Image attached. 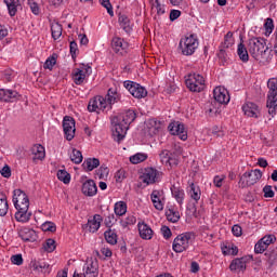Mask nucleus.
<instances>
[{
    "label": "nucleus",
    "instance_id": "obj_34",
    "mask_svg": "<svg viewBox=\"0 0 277 277\" xmlns=\"http://www.w3.org/2000/svg\"><path fill=\"white\" fill-rule=\"evenodd\" d=\"M119 25L126 34H131V31H133V28L131 27V19H129L127 15L119 16Z\"/></svg>",
    "mask_w": 277,
    "mask_h": 277
},
{
    "label": "nucleus",
    "instance_id": "obj_52",
    "mask_svg": "<svg viewBox=\"0 0 277 277\" xmlns=\"http://www.w3.org/2000/svg\"><path fill=\"white\" fill-rule=\"evenodd\" d=\"M137 222V219L133 214H129L124 220H121V226L127 228V226H133Z\"/></svg>",
    "mask_w": 277,
    "mask_h": 277
},
{
    "label": "nucleus",
    "instance_id": "obj_36",
    "mask_svg": "<svg viewBox=\"0 0 277 277\" xmlns=\"http://www.w3.org/2000/svg\"><path fill=\"white\" fill-rule=\"evenodd\" d=\"M9 209L10 206L8 205V196H5L3 193H0V216L3 217L4 215H8Z\"/></svg>",
    "mask_w": 277,
    "mask_h": 277
},
{
    "label": "nucleus",
    "instance_id": "obj_37",
    "mask_svg": "<svg viewBox=\"0 0 277 277\" xmlns=\"http://www.w3.org/2000/svg\"><path fill=\"white\" fill-rule=\"evenodd\" d=\"M104 237L110 246H116V243H118V234H116V230L114 229L106 230Z\"/></svg>",
    "mask_w": 277,
    "mask_h": 277
},
{
    "label": "nucleus",
    "instance_id": "obj_26",
    "mask_svg": "<svg viewBox=\"0 0 277 277\" xmlns=\"http://www.w3.org/2000/svg\"><path fill=\"white\" fill-rule=\"evenodd\" d=\"M103 222V216L101 214H94L92 219L88 221L89 232L96 233L101 228V223Z\"/></svg>",
    "mask_w": 277,
    "mask_h": 277
},
{
    "label": "nucleus",
    "instance_id": "obj_63",
    "mask_svg": "<svg viewBox=\"0 0 277 277\" xmlns=\"http://www.w3.org/2000/svg\"><path fill=\"white\" fill-rule=\"evenodd\" d=\"M11 263H13V265H23V255L22 254L12 255Z\"/></svg>",
    "mask_w": 277,
    "mask_h": 277
},
{
    "label": "nucleus",
    "instance_id": "obj_23",
    "mask_svg": "<svg viewBox=\"0 0 277 277\" xmlns=\"http://www.w3.org/2000/svg\"><path fill=\"white\" fill-rule=\"evenodd\" d=\"M18 92L8 90V89H0V101L2 103H14L16 98H18Z\"/></svg>",
    "mask_w": 277,
    "mask_h": 277
},
{
    "label": "nucleus",
    "instance_id": "obj_2",
    "mask_svg": "<svg viewBox=\"0 0 277 277\" xmlns=\"http://www.w3.org/2000/svg\"><path fill=\"white\" fill-rule=\"evenodd\" d=\"M120 101L118 91L109 89L105 97L97 95L90 100L88 105L89 111H111V107Z\"/></svg>",
    "mask_w": 277,
    "mask_h": 277
},
{
    "label": "nucleus",
    "instance_id": "obj_16",
    "mask_svg": "<svg viewBox=\"0 0 277 277\" xmlns=\"http://www.w3.org/2000/svg\"><path fill=\"white\" fill-rule=\"evenodd\" d=\"M171 135H177L182 142H186L187 140V131H185V124L176 121L171 122L168 127Z\"/></svg>",
    "mask_w": 277,
    "mask_h": 277
},
{
    "label": "nucleus",
    "instance_id": "obj_7",
    "mask_svg": "<svg viewBox=\"0 0 277 277\" xmlns=\"http://www.w3.org/2000/svg\"><path fill=\"white\" fill-rule=\"evenodd\" d=\"M92 75V67L90 65L80 64L71 71V79L76 85H83L88 77Z\"/></svg>",
    "mask_w": 277,
    "mask_h": 277
},
{
    "label": "nucleus",
    "instance_id": "obj_49",
    "mask_svg": "<svg viewBox=\"0 0 277 277\" xmlns=\"http://www.w3.org/2000/svg\"><path fill=\"white\" fill-rule=\"evenodd\" d=\"M41 230H43V233H55V230H57V226L55 223L47 221L41 225Z\"/></svg>",
    "mask_w": 277,
    "mask_h": 277
},
{
    "label": "nucleus",
    "instance_id": "obj_31",
    "mask_svg": "<svg viewBox=\"0 0 277 277\" xmlns=\"http://www.w3.org/2000/svg\"><path fill=\"white\" fill-rule=\"evenodd\" d=\"M19 237L23 241H36L38 235H36V230L24 228L19 232Z\"/></svg>",
    "mask_w": 277,
    "mask_h": 277
},
{
    "label": "nucleus",
    "instance_id": "obj_12",
    "mask_svg": "<svg viewBox=\"0 0 277 277\" xmlns=\"http://www.w3.org/2000/svg\"><path fill=\"white\" fill-rule=\"evenodd\" d=\"M13 203L15 209L29 208V197L22 189L13 192Z\"/></svg>",
    "mask_w": 277,
    "mask_h": 277
},
{
    "label": "nucleus",
    "instance_id": "obj_53",
    "mask_svg": "<svg viewBox=\"0 0 277 277\" xmlns=\"http://www.w3.org/2000/svg\"><path fill=\"white\" fill-rule=\"evenodd\" d=\"M263 241L264 246L266 248H269V246H272V243H275L276 241V236L274 234H269L264 236L262 239H260Z\"/></svg>",
    "mask_w": 277,
    "mask_h": 277
},
{
    "label": "nucleus",
    "instance_id": "obj_61",
    "mask_svg": "<svg viewBox=\"0 0 277 277\" xmlns=\"http://www.w3.org/2000/svg\"><path fill=\"white\" fill-rule=\"evenodd\" d=\"M171 5H175L177 8H187L189 4L187 0H169Z\"/></svg>",
    "mask_w": 277,
    "mask_h": 277
},
{
    "label": "nucleus",
    "instance_id": "obj_62",
    "mask_svg": "<svg viewBox=\"0 0 277 277\" xmlns=\"http://www.w3.org/2000/svg\"><path fill=\"white\" fill-rule=\"evenodd\" d=\"M264 198H274L275 194L271 185H266L263 188Z\"/></svg>",
    "mask_w": 277,
    "mask_h": 277
},
{
    "label": "nucleus",
    "instance_id": "obj_11",
    "mask_svg": "<svg viewBox=\"0 0 277 277\" xmlns=\"http://www.w3.org/2000/svg\"><path fill=\"white\" fill-rule=\"evenodd\" d=\"M63 131L65 134V138L68 142H72L75 140V132L77 129L75 128V119L70 116H66L63 119Z\"/></svg>",
    "mask_w": 277,
    "mask_h": 277
},
{
    "label": "nucleus",
    "instance_id": "obj_45",
    "mask_svg": "<svg viewBox=\"0 0 277 277\" xmlns=\"http://www.w3.org/2000/svg\"><path fill=\"white\" fill-rule=\"evenodd\" d=\"M70 160L76 164L81 163V161H83V154H81V150L74 148L70 154Z\"/></svg>",
    "mask_w": 277,
    "mask_h": 277
},
{
    "label": "nucleus",
    "instance_id": "obj_4",
    "mask_svg": "<svg viewBox=\"0 0 277 277\" xmlns=\"http://www.w3.org/2000/svg\"><path fill=\"white\" fill-rule=\"evenodd\" d=\"M192 239H194V233L192 232L177 235L173 240V251H175L177 254H181V252H186V250H189V246H192Z\"/></svg>",
    "mask_w": 277,
    "mask_h": 277
},
{
    "label": "nucleus",
    "instance_id": "obj_6",
    "mask_svg": "<svg viewBox=\"0 0 277 277\" xmlns=\"http://www.w3.org/2000/svg\"><path fill=\"white\" fill-rule=\"evenodd\" d=\"M263 177V172L261 170H250L245 172L238 182V185L243 189L246 187H252V185H256L259 181Z\"/></svg>",
    "mask_w": 277,
    "mask_h": 277
},
{
    "label": "nucleus",
    "instance_id": "obj_38",
    "mask_svg": "<svg viewBox=\"0 0 277 277\" xmlns=\"http://www.w3.org/2000/svg\"><path fill=\"white\" fill-rule=\"evenodd\" d=\"M266 107L268 108V114L274 118V116L277 114V95L272 97H267V105Z\"/></svg>",
    "mask_w": 277,
    "mask_h": 277
},
{
    "label": "nucleus",
    "instance_id": "obj_27",
    "mask_svg": "<svg viewBox=\"0 0 277 277\" xmlns=\"http://www.w3.org/2000/svg\"><path fill=\"white\" fill-rule=\"evenodd\" d=\"M31 155L34 156V160L42 161L44 157H47V151L44 150V146L40 144H36L31 147Z\"/></svg>",
    "mask_w": 277,
    "mask_h": 277
},
{
    "label": "nucleus",
    "instance_id": "obj_60",
    "mask_svg": "<svg viewBox=\"0 0 277 277\" xmlns=\"http://www.w3.org/2000/svg\"><path fill=\"white\" fill-rule=\"evenodd\" d=\"M115 179L117 183H122L127 179V171H124V169H120L116 172Z\"/></svg>",
    "mask_w": 277,
    "mask_h": 277
},
{
    "label": "nucleus",
    "instance_id": "obj_33",
    "mask_svg": "<svg viewBox=\"0 0 277 277\" xmlns=\"http://www.w3.org/2000/svg\"><path fill=\"white\" fill-rule=\"evenodd\" d=\"M224 256H237V254H239V248H237V246L235 245H225L221 248Z\"/></svg>",
    "mask_w": 277,
    "mask_h": 277
},
{
    "label": "nucleus",
    "instance_id": "obj_46",
    "mask_svg": "<svg viewBox=\"0 0 277 277\" xmlns=\"http://www.w3.org/2000/svg\"><path fill=\"white\" fill-rule=\"evenodd\" d=\"M146 159H148V155L144 153H137L130 157V161L133 164L142 163L143 161H146Z\"/></svg>",
    "mask_w": 277,
    "mask_h": 277
},
{
    "label": "nucleus",
    "instance_id": "obj_21",
    "mask_svg": "<svg viewBox=\"0 0 277 277\" xmlns=\"http://www.w3.org/2000/svg\"><path fill=\"white\" fill-rule=\"evenodd\" d=\"M247 265H248L247 256L236 258L229 264V269L230 272H246Z\"/></svg>",
    "mask_w": 277,
    "mask_h": 277
},
{
    "label": "nucleus",
    "instance_id": "obj_20",
    "mask_svg": "<svg viewBox=\"0 0 277 277\" xmlns=\"http://www.w3.org/2000/svg\"><path fill=\"white\" fill-rule=\"evenodd\" d=\"M150 200L157 211H163V207H164L163 190H153L150 194Z\"/></svg>",
    "mask_w": 277,
    "mask_h": 277
},
{
    "label": "nucleus",
    "instance_id": "obj_32",
    "mask_svg": "<svg viewBox=\"0 0 277 277\" xmlns=\"http://www.w3.org/2000/svg\"><path fill=\"white\" fill-rule=\"evenodd\" d=\"M4 3L8 6L10 16H16L18 5H21V0H4Z\"/></svg>",
    "mask_w": 277,
    "mask_h": 277
},
{
    "label": "nucleus",
    "instance_id": "obj_9",
    "mask_svg": "<svg viewBox=\"0 0 277 277\" xmlns=\"http://www.w3.org/2000/svg\"><path fill=\"white\" fill-rule=\"evenodd\" d=\"M123 85L134 98H146V96H148V91L146 88L142 87L137 82L128 80L123 82Z\"/></svg>",
    "mask_w": 277,
    "mask_h": 277
},
{
    "label": "nucleus",
    "instance_id": "obj_43",
    "mask_svg": "<svg viewBox=\"0 0 277 277\" xmlns=\"http://www.w3.org/2000/svg\"><path fill=\"white\" fill-rule=\"evenodd\" d=\"M167 215V220L169 222H172L173 224H175V222H179V220H181V213L174 209H169L166 212Z\"/></svg>",
    "mask_w": 277,
    "mask_h": 277
},
{
    "label": "nucleus",
    "instance_id": "obj_10",
    "mask_svg": "<svg viewBox=\"0 0 277 277\" xmlns=\"http://www.w3.org/2000/svg\"><path fill=\"white\" fill-rule=\"evenodd\" d=\"M72 277H98V263L94 260H88L83 266V273H74Z\"/></svg>",
    "mask_w": 277,
    "mask_h": 277
},
{
    "label": "nucleus",
    "instance_id": "obj_57",
    "mask_svg": "<svg viewBox=\"0 0 277 277\" xmlns=\"http://www.w3.org/2000/svg\"><path fill=\"white\" fill-rule=\"evenodd\" d=\"M43 248L45 252H53L55 250V241L49 238L43 245Z\"/></svg>",
    "mask_w": 277,
    "mask_h": 277
},
{
    "label": "nucleus",
    "instance_id": "obj_22",
    "mask_svg": "<svg viewBox=\"0 0 277 277\" xmlns=\"http://www.w3.org/2000/svg\"><path fill=\"white\" fill-rule=\"evenodd\" d=\"M98 193V187L96 186V183L93 180H87L83 184H82V194L84 196H96V194Z\"/></svg>",
    "mask_w": 277,
    "mask_h": 277
},
{
    "label": "nucleus",
    "instance_id": "obj_56",
    "mask_svg": "<svg viewBox=\"0 0 277 277\" xmlns=\"http://www.w3.org/2000/svg\"><path fill=\"white\" fill-rule=\"evenodd\" d=\"M266 250H267V247L265 246V243L262 240H259L255 243V247H254L255 254H263V252H265Z\"/></svg>",
    "mask_w": 277,
    "mask_h": 277
},
{
    "label": "nucleus",
    "instance_id": "obj_40",
    "mask_svg": "<svg viewBox=\"0 0 277 277\" xmlns=\"http://www.w3.org/2000/svg\"><path fill=\"white\" fill-rule=\"evenodd\" d=\"M31 267L32 269L37 271V272H49V267L50 265L44 262V261H32L31 262Z\"/></svg>",
    "mask_w": 277,
    "mask_h": 277
},
{
    "label": "nucleus",
    "instance_id": "obj_1",
    "mask_svg": "<svg viewBox=\"0 0 277 277\" xmlns=\"http://www.w3.org/2000/svg\"><path fill=\"white\" fill-rule=\"evenodd\" d=\"M135 118H137V115L134 110H127L115 116L111 119L113 137L115 142H118V144H120L122 140L127 137V131H129V127L132 122L135 121Z\"/></svg>",
    "mask_w": 277,
    "mask_h": 277
},
{
    "label": "nucleus",
    "instance_id": "obj_58",
    "mask_svg": "<svg viewBox=\"0 0 277 277\" xmlns=\"http://www.w3.org/2000/svg\"><path fill=\"white\" fill-rule=\"evenodd\" d=\"M100 3L107 10L109 16H114V8L111 6V2H109V0H100Z\"/></svg>",
    "mask_w": 277,
    "mask_h": 277
},
{
    "label": "nucleus",
    "instance_id": "obj_24",
    "mask_svg": "<svg viewBox=\"0 0 277 277\" xmlns=\"http://www.w3.org/2000/svg\"><path fill=\"white\" fill-rule=\"evenodd\" d=\"M15 220L22 224L29 222V220H31V212H29V208H16Z\"/></svg>",
    "mask_w": 277,
    "mask_h": 277
},
{
    "label": "nucleus",
    "instance_id": "obj_29",
    "mask_svg": "<svg viewBox=\"0 0 277 277\" xmlns=\"http://www.w3.org/2000/svg\"><path fill=\"white\" fill-rule=\"evenodd\" d=\"M248 48H246V44L243 42H240L237 48V55L240 60V62H243L245 64L250 61V54H248Z\"/></svg>",
    "mask_w": 277,
    "mask_h": 277
},
{
    "label": "nucleus",
    "instance_id": "obj_47",
    "mask_svg": "<svg viewBox=\"0 0 277 277\" xmlns=\"http://www.w3.org/2000/svg\"><path fill=\"white\" fill-rule=\"evenodd\" d=\"M235 44V38H233V32L228 31L225 37L224 41L222 43L223 49H230Z\"/></svg>",
    "mask_w": 277,
    "mask_h": 277
},
{
    "label": "nucleus",
    "instance_id": "obj_13",
    "mask_svg": "<svg viewBox=\"0 0 277 277\" xmlns=\"http://www.w3.org/2000/svg\"><path fill=\"white\" fill-rule=\"evenodd\" d=\"M159 179V171L155 168H145L142 175L141 181L145 183V185H155Z\"/></svg>",
    "mask_w": 277,
    "mask_h": 277
},
{
    "label": "nucleus",
    "instance_id": "obj_51",
    "mask_svg": "<svg viewBox=\"0 0 277 277\" xmlns=\"http://www.w3.org/2000/svg\"><path fill=\"white\" fill-rule=\"evenodd\" d=\"M57 64V57L55 55H52L47 58L45 63L43 64V68L45 70H53V66Z\"/></svg>",
    "mask_w": 277,
    "mask_h": 277
},
{
    "label": "nucleus",
    "instance_id": "obj_3",
    "mask_svg": "<svg viewBox=\"0 0 277 277\" xmlns=\"http://www.w3.org/2000/svg\"><path fill=\"white\" fill-rule=\"evenodd\" d=\"M248 51L256 62H272V50L267 47V40L263 38H252L248 42Z\"/></svg>",
    "mask_w": 277,
    "mask_h": 277
},
{
    "label": "nucleus",
    "instance_id": "obj_17",
    "mask_svg": "<svg viewBox=\"0 0 277 277\" xmlns=\"http://www.w3.org/2000/svg\"><path fill=\"white\" fill-rule=\"evenodd\" d=\"M242 111L245 116L248 118H260L261 109H259V105L252 102H247L242 105Z\"/></svg>",
    "mask_w": 277,
    "mask_h": 277
},
{
    "label": "nucleus",
    "instance_id": "obj_54",
    "mask_svg": "<svg viewBox=\"0 0 277 277\" xmlns=\"http://www.w3.org/2000/svg\"><path fill=\"white\" fill-rule=\"evenodd\" d=\"M176 166H179V156L171 154L166 167L172 169V168H176Z\"/></svg>",
    "mask_w": 277,
    "mask_h": 277
},
{
    "label": "nucleus",
    "instance_id": "obj_59",
    "mask_svg": "<svg viewBox=\"0 0 277 277\" xmlns=\"http://www.w3.org/2000/svg\"><path fill=\"white\" fill-rule=\"evenodd\" d=\"M154 8L157 10V15L161 16L166 14V6L159 2V0H155Z\"/></svg>",
    "mask_w": 277,
    "mask_h": 277
},
{
    "label": "nucleus",
    "instance_id": "obj_50",
    "mask_svg": "<svg viewBox=\"0 0 277 277\" xmlns=\"http://www.w3.org/2000/svg\"><path fill=\"white\" fill-rule=\"evenodd\" d=\"M264 29H265V32L264 35L266 37H269L272 36V31H274V19L272 18H266L265 23H264Z\"/></svg>",
    "mask_w": 277,
    "mask_h": 277
},
{
    "label": "nucleus",
    "instance_id": "obj_41",
    "mask_svg": "<svg viewBox=\"0 0 277 277\" xmlns=\"http://www.w3.org/2000/svg\"><path fill=\"white\" fill-rule=\"evenodd\" d=\"M189 189V196L192 200H195V202H198L200 200V196H202V193L200 192V187L195 185L194 183L190 184Z\"/></svg>",
    "mask_w": 277,
    "mask_h": 277
},
{
    "label": "nucleus",
    "instance_id": "obj_5",
    "mask_svg": "<svg viewBox=\"0 0 277 277\" xmlns=\"http://www.w3.org/2000/svg\"><path fill=\"white\" fill-rule=\"evenodd\" d=\"M199 42L196 35H189L188 37H183L180 40L179 49L182 55H194L196 53V49H198Z\"/></svg>",
    "mask_w": 277,
    "mask_h": 277
},
{
    "label": "nucleus",
    "instance_id": "obj_25",
    "mask_svg": "<svg viewBox=\"0 0 277 277\" xmlns=\"http://www.w3.org/2000/svg\"><path fill=\"white\" fill-rule=\"evenodd\" d=\"M149 135H157L163 129V122L157 119H149L146 123Z\"/></svg>",
    "mask_w": 277,
    "mask_h": 277
},
{
    "label": "nucleus",
    "instance_id": "obj_48",
    "mask_svg": "<svg viewBox=\"0 0 277 277\" xmlns=\"http://www.w3.org/2000/svg\"><path fill=\"white\" fill-rule=\"evenodd\" d=\"M57 179L58 181H62L65 185H68V183H70V173H68L66 170H58Z\"/></svg>",
    "mask_w": 277,
    "mask_h": 277
},
{
    "label": "nucleus",
    "instance_id": "obj_18",
    "mask_svg": "<svg viewBox=\"0 0 277 277\" xmlns=\"http://www.w3.org/2000/svg\"><path fill=\"white\" fill-rule=\"evenodd\" d=\"M111 49L115 51V53L124 55L127 49H129V42L124 41V39L120 37H114L111 40Z\"/></svg>",
    "mask_w": 277,
    "mask_h": 277
},
{
    "label": "nucleus",
    "instance_id": "obj_19",
    "mask_svg": "<svg viewBox=\"0 0 277 277\" xmlns=\"http://www.w3.org/2000/svg\"><path fill=\"white\" fill-rule=\"evenodd\" d=\"M137 229L141 239H144L145 241H150L155 235L153 228L145 222H138Z\"/></svg>",
    "mask_w": 277,
    "mask_h": 277
},
{
    "label": "nucleus",
    "instance_id": "obj_64",
    "mask_svg": "<svg viewBox=\"0 0 277 277\" xmlns=\"http://www.w3.org/2000/svg\"><path fill=\"white\" fill-rule=\"evenodd\" d=\"M277 261V251L273 250L268 252V263L269 265H274Z\"/></svg>",
    "mask_w": 277,
    "mask_h": 277
},
{
    "label": "nucleus",
    "instance_id": "obj_15",
    "mask_svg": "<svg viewBox=\"0 0 277 277\" xmlns=\"http://www.w3.org/2000/svg\"><path fill=\"white\" fill-rule=\"evenodd\" d=\"M171 135H177L182 142H186L187 140V131H185V124L176 121L171 122L168 127Z\"/></svg>",
    "mask_w": 277,
    "mask_h": 277
},
{
    "label": "nucleus",
    "instance_id": "obj_35",
    "mask_svg": "<svg viewBox=\"0 0 277 277\" xmlns=\"http://www.w3.org/2000/svg\"><path fill=\"white\" fill-rule=\"evenodd\" d=\"M62 31H64V28L60 23L53 22L51 24V34L53 40H60V38H62Z\"/></svg>",
    "mask_w": 277,
    "mask_h": 277
},
{
    "label": "nucleus",
    "instance_id": "obj_42",
    "mask_svg": "<svg viewBox=\"0 0 277 277\" xmlns=\"http://www.w3.org/2000/svg\"><path fill=\"white\" fill-rule=\"evenodd\" d=\"M109 176V168L107 166L102 164L96 171H95V179H100V181H103Z\"/></svg>",
    "mask_w": 277,
    "mask_h": 277
},
{
    "label": "nucleus",
    "instance_id": "obj_55",
    "mask_svg": "<svg viewBox=\"0 0 277 277\" xmlns=\"http://www.w3.org/2000/svg\"><path fill=\"white\" fill-rule=\"evenodd\" d=\"M171 156H172V153H170V150L168 149L162 150L159 155L161 163H163V166H167Z\"/></svg>",
    "mask_w": 277,
    "mask_h": 277
},
{
    "label": "nucleus",
    "instance_id": "obj_30",
    "mask_svg": "<svg viewBox=\"0 0 277 277\" xmlns=\"http://www.w3.org/2000/svg\"><path fill=\"white\" fill-rule=\"evenodd\" d=\"M100 166H101V160H98L97 158H88L82 163V168L83 170H85V172H92V170H94L95 168H98Z\"/></svg>",
    "mask_w": 277,
    "mask_h": 277
},
{
    "label": "nucleus",
    "instance_id": "obj_39",
    "mask_svg": "<svg viewBox=\"0 0 277 277\" xmlns=\"http://www.w3.org/2000/svg\"><path fill=\"white\" fill-rule=\"evenodd\" d=\"M267 88H268L267 97L274 98V96H277V78L268 79Z\"/></svg>",
    "mask_w": 277,
    "mask_h": 277
},
{
    "label": "nucleus",
    "instance_id": "obj_44",
    "mask_svg": "<svg viewBox=\"0 0 277 277\" xmlns=\"http://www.w3.org/2000/svg\"><path fill=\"white\" fill-rule=\"evenodd\" d=\"M114 211L119 216L126 215L127 214V202H124V201L116 202Z\"/></svg>",
    "mask_w": 277,
    "mask_h": 277
},
{
    "label": "nucleus",
    "instance_id": "obj_14",
    "mask_svg": "<svg viewBox=\"0 0 277 277\" xmlns=\"http://www.w3.org/2000/svg\"><path fill=\"white\" fill-rule=\"evenodd\" d=\"M213 97L220 105H228V103H230V95L228 94V90L224 87H216L213 90Z\"/></svg>",
    "mask_w": 277,
    "mask_h": 277
},
{
    "label": "nucleus",
    "instance_id": "obj_28",
    "mask_svg": "<svg viewBox=\"0 0 277 277\" xmlns=\"http://www.w3.org/2000/svg\"><path fill=\"white\" fill-rule=\"evenodd\" d=\"M171 194L180 206L183 205L185 200V190L181 186L173 185L171 187Z\"/></svg>",
    "mask_w": 277,
    "mask_h": 277
},
{
    "label": "nucleus",
    "instance_id": "obj_8",
    "mask_svg": "<svg viewBox=\"0 0 277 277\" xmlns=\"http://www.w3.org/2000/svg\"><path fill=\"white\" fill-rule=\"evenodd\" d=\"M185 83L190 92H202L207 88L205 76L200 74H189Z\"/></svg>",
    "mask_w": 277,
    "mask_h": 277
}]
</instances>
